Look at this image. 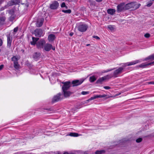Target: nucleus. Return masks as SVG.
I'll return each instance as SVG.
<instances>
[{"instance_id":"obj_1","label":"nucleus","mask_w":154,"mask_h":154,"mask_svg":"<svg viewBox=\"0 0 154 154\" xmlns=\"http://www.w3.org/2000/svg\"><path fill=\"white\" fill-rule=\"evenodd\" d=\"M88 28V26L87 24L81 23L78 26V30L81 32H85Z\"/></svg>"},{"instance_id":"obj_2","label":"nucleus","mask_w":154,"mask_h":154,"mask_svg":"<svg viewBox=\"0 0 154 154\" xmlns=\"http://www.w3.org/2000/svg\"><path fill=\"white\" fill-rule=\"evenodd\" d=\"M63 98V95L62 93H60L54 96L53 98L52 102L54 103L61 100Z\"/></svg>"},{"instance_id":"obj_3","label":"nucleus","mask_w":154,"mask_h":154,"mask_svg":"<svg viewBox=\"0 0 154 154\" xmlns=\"http://www.w3.org/2000/svg\"><path fill=\"white\" fill-rule=\"evenodd\" d=\"M62 83L63 84L62 87V91L68 90L71 85V82L70 81L63 82Z\"/></svg>"},{"instance_id":"obj_4","label":"nucleus","mask_w":154,"mask_h":154,"mask_svg":"<svg viewBox=\"0 0 154 154\" xmlns=\"http://www.w3.org/2000/svg\"><path fill=\"white\" fill-rule=\"evenodd\" d=\"M141 62V61L140 60H136L130 62L123 63H122V66L123 67L125 68L127 66L134 65Z\"/></svg>"},{"instance_id":"obj_5","label":"nucleus","mask_w":154,"mask_h":154,"mask_svg":"<svg viewBox=\"0 0 154 154\" xmlns=\"http://www.w3.org/2000/svg\"><path fill=\"white\" fill-rule=\"evenodd\" d=\"M34 34L35 36L40 37L43 35V32L42 29L38 28L35 29Z\"/></svg>"},{"instance_id":"obj_6","label":"nucleus","mask_w":154,"mask_h":154,"mask_svg":"<svg viewBox=\"0 0 154 154\" xmlns=\"http://www.w3.org/2000/svg\"><path fill=\"white\" fill-rule=\"evenodd\" d=\"M45 43V41L43 39H41L36 43L37 47L38 48H43L44 45Z\"/></svg>"},{"instance_id":"obj_7","label":"nucleus","mask_w":154,"mask_h":154,"mask_svg":"<svg viewBox=\"0 0 154 154\" xmlns=\"http://www.w3.org/2000/svg\"><path fill=\"white\" fill-rule=\"evenodd\" d=\"M124 68L122 66V67H120L115 70L113 72V76L114 77H117V75L122 72Z\"/></svg>"},{"instance_id":"obj_8","label":"nucleus","mask_w":154,"mask_h":154,"mask_svg":"<svg viewBox=\"0 0 154 154\" xmlns=\"http://www.w3.org/2000/svg\"><path fill=\"white\" fill-rule=\"evenodd\" d=\"M84 80L81 79L80 80H74L72 82L71 85H72L73 86H76L81 85L84 81Z\"/></svg>"},{"instance_id":"obj_9","label":"nucleus","mask_w":154,"mask_h":154,"mask_svg":"<svg viewBox=\"0 0 154 154\" xmlns=\"http://www.w3.org/2000/svg\"><path fill=\"white\" fill-rule=\"evenodd\" d=\"M59 6V3L57 1H54L50 6V8L52 9H56Z\"/></svg>"},{"instance_id":"obj_10","label":"nucleus","mask_w":154,"mask_h":154,"mask_svg":"<svg viewBox=\"0 0 154 154\" xmlns=\"http://www.w3.org/2000/svg\"><path fill=\"white\" fill-rule=\"evenodd\" d=\"M7 37V46L8 48H10L11 44L12 37L11 36L10 34L8 35Z\"/></svg>"},{"instance_id":"obj_11","label":"nucleus","mask_w":154,"mask_h":154,"mask_svg":"<svg viewBox=\"0 0 154 154\" xmlns=\"http://www.w3.org/2000/svg\"><path fill=\"white\" fill-rule=\"evenodd\" d=\"M124 3H121L118 5L117 7V10L118 12H120L122 11L123 10L125 9Z\"/></svg>"},{"instance_id":"obj_12","label":"nucleus","mask_w":154,"mask_h":154,"mask_svg":"<svg viewBox=\"0 0 154 154\" xmlns=\"http://www.w3.org/2000/svg\"><path fill=\"white\" fill-rule=\"evenodd\" d=\"M44 19L43 18H41L38 19L36 23V26L37 27H41L44 22Z\"/></svg>"},{"instance_id":"obj_13","label":"nucleus","mask_w":154,"mask_h":154,"mask_svg":"<svg viewBox=\"0 0 154 154\" xmlns=\"http://www.w3.org/2000/svg\"><path fill=\"white\" fill-rule=\"evenodd\" d=\"M154 63V61L152 62L149 63H143L139 65V67L141 68H145L146 67L151 65Z\"/></svg>"},{"instance_id":"obj_14","label":"nucleus","mask_w":154,"mask_h":154,"mask_svg":"<svg viewBox=\"0 0 154 154\" xmlns=\"http://www.w3.org/2000/svg\"><path fill=\"white\" fill-rule=\"evenodd\" d=\"M106 96L107 95L105 94H103V95H96L93 97H91L90 99V100H93L98 98L104 97H106Z\"/></svg>"},{"instance_id":"obj_15","label":"nucleus","mask_w":154,"mask_h":154,"mask_svg":"<svg viewBox=\"0 0 154 154\" xmlns=\"http://www.w3.org/2000/svg\"><path fill=\"white\" fill-rule=\"evenodd\" d=\"M52 47L51 45L47 43L44 46V49L46 51H48L51 49Z\"/></svg>"},{"instance_id":"obj_16","label":"nucleus","mask_w":154,"mask_h":154,"mask_svg":"<svg viewBox=\"0 0 154 154\" xmlns=\"http://www.w3.org/2000/svg\"><path fill=\"white\" fill-rule=\"evenodd\" d=\"M63 91V97H69L71 94V92L69 91H67V90Z\"/></svg>"},{"instance_id":"obj_17","label":"nucleus","mask_w":154,"mask_h":154,"mask_svg":"<svg viewBox=\"0 0 154 154\" xmlns=\"http://www.w3.org/2000/svg\"><path fill=\"white\" fill-rule=\"evenodd\" d=\"M132 3H134V4H133L132 7L133 10H136L138 9L141 5L140 4L137 3L135 2H132Z\"/></svg>"},{"instance_id":"obj_18","label":"nucleus","mask_w":154,"mask_h":154,"mask_svg":"<svg viewBox=\"0 0 154 154\" xmlns=\"http://www.w3.org/2000/svg\"><path fill=\"white\" fill-rule=\"evenodd\" d=\"M108 76V75H107L106 76L103 77L101 78H99L97 80L96 82V83H101L104 80H106L107 79V78Z\"/></svg>"},{"instance_id":"obj_19","label":"nucleus","mask_w":154,"mask_h":154,"mask_svg":"<svg viewBox=\"0 0 154 154\" xmlns=\"http://www.w3.org/2000/svg\"><path fill=\"white\" fill-rule=\"evenodd\" d=\"M32 41L31 42V44L32 45H35V44H36V42L38 40L39 38L35 37H32Z\"/></svg>"},{"instance_id":"obj_20","label":"nucleus","mask_w":154,"mask_h":154,"mask_svg":"<svg viewBox=\"0 0 154 154\" xmlns=\"http://www.w3.org/2000/svg\"><path fill=\"white\" fill-rule=\"evenodd\" d=\"M55 38V35L52 34L49 35L48 37V39L49 42L53 41Z\"/></svg>"},{"instance_id":"obj_21","label":"nucleus","mask_w":154,"mask_h":154,"mask_svg":"<svg viewBox=\"0 0 154 154\" xmlns=\"http://www.w3.org/2000/svg\"><path fill=\"white\" fill-rule=\"evenodd\" d=\"M133 4H134V3H132V2L126 5L125 6V9H129L132 8Z\"/></svg>"},{"instance_id":"obj_22","label":"nucleus","mask_w":154,"mask_h":154,"mask_svg":"<svg viewBox=\"0 0 154 154\" xmlns=\"http://www.w3.org/2000/svg\"><path fill=\"white\" fill-rule=\"evenodd\" d=\"M40 56V54L39 53L36 52L34 53L33 55V58L34 59L37 60L39 57Z\"/></svg>"},{"instance_id":"obj_23","label":"nucleus","mask_w":154,"mask_h":154,"mask_svg":"<svg viewBox=\"0 0 154 154\" xmlns=\"http://www.w3.org/2000/svg\"><path fill=\"white\" fill-rule=\"evenodd\" d=\"M116 12V10L114 9H109L107 10V12L109 14L113 15Z\"/></svg>"},{"instance_id":"obj_24","label":"nucleus","mask_w":154,"mask_h":154,"mask_svg":"<svg viewBox=\"0 0 154 154\" xmlns=\"http://www.w3.org/2000/svg\"><path fill=\"white\" fill-rule=\"evenodd\" d=\"M149 60H154V54L150 55L145 58L143 61H147Z\"/></svg>"},{"instance_id":"obj_25","label":"nucleus","mask_w":154,"mask_h":154,"mask_svg":"<svg viewBox=\"0 0 154 154\" xmlns=\"http://www.w3.org/2000/svg\"><path fill=\"white\" fill-rule=\"evenodd\" d=\"M18 57L17 56H14L11 58V60L14 62V63L18 62Z\"/></svg>"},{"instance_id":"obj_26","label":"nucleus","mask_w":154,"mask_h":154,"mask_svg":"<svg viewBox=\"0 0 154 154\" xmlns=\"http://www.w3.org/2000/svg\"><path fill=\"white\" fill-rule=\"evenodd\" d=\"M96 80V78L94 75L90 77L89 81L91 82H93Z\"/></svg>"},{"instance_id":"obj_27","label":"nucleus","mask_w":154,"mask_h":154,"mask_svg":"<svg viewBox=\"0 0 154 154\" xmlns=\"http://www.w3.org/2000/svg\"><path fill=\"white\" fill-rule=\"evenodd\" d=\"M5 20V17H0V24L1 25H2Z\"/></svg>"},{"instance_id":"obj_28","label":"nucleus","mask_w":154,"mask_h":154,"mask_svg":"<svg viewBox=\"0 0 154 154\" xmlns=\"http://www.w3.org/2000/svg\"><path fill=\"white\" fill-rule=\"evenodd\" d=\"M69 135L70 136L74 137H77L80 135H79L78 133H71Z\"/></svg>"},{"instance_id":"obj_29","label":"nucleus","mask_w":154,"mask_h":154,"mask_svg":"<svg viewBox=\"0 0 154 154\" xmlns=\"http://www.w3.org/2000/svg\"><path fill=\"white\" fill-rule=\"evenodd\" d=\"M15 17V16L14 14H12L9 18V20L10 21H13Z\"/></svg>"},{"instance_id":"obj_30","label":"nucleus","mask_w":154,"mask_h":154,"mask_svg":"<svg viewBox=\"0 0 154 154\" xmlns=\"http://www.w3.org/2000/svg\"><path fill=\"white\" fill-rule=\"evenodd\" d=\"M14 67L15 69H18L19 68L20 66L18 64V62L14 63Z\"/></svg>"},{"instance_id":"obj_31","label":"nucleus","mask_w":154,"mask_h":154,"mask_svg":"<svg viewBox=\"0 0 154 154\" xmlns=\"http://www.w3.org/2000/svg\"><path fill=\"white\" fill-rule=\"evenodd\" d=\"M105 152V151L103 150H97L95 152L96 154H101Z\"/></svg>"},{"instance_id":"obj_32","label":"nucleus","mask_w":154,"mask_h":154,"mask_svg":"<svg viewBox=\"0 0 154 154\" xmlns=\"http://www.w3.org/2000/svg\"><path fill=\"white\" fill-rule=\"evenodd\" d=\"M62 11L64 13L70 14L71 13V11L70 9L67 10H63Z\"/></svg>"},{"instance_id":"obj_33","label":"nucleus","mask_w":154,"mask_h":154,"mask_svg":"<svg viewBox=\"0 0 154 154\" xmlns=\"http://www.w3.org/2000/svg\"><path fill=\"white\" fill-rule=\"evenodd\" d=\"M114 69H115L114 68H113V69H107L106 70H103L102 71V72L103 73H105V72H109V71H111L113 70H114Z\"/></svg>"},{"instance_id":"obj_34","label":"nucleus","mask_w":154,"mask_h":154,"mask_svg":"<svg viewBox=\"0 0 154 154\" xmlns=\"http://www.w3.org/2000/svg\"><path fill=\"white\" fill-rule=\"evenodd\" d=\"M61 6L62 8L66 7V8H67V6H66L64 2H63L62 3L61 5Z\"/></svg>"},{"instance_id":"obj_35","label":"nucleus","mask_w":154,"mask_h":154,"mask_svg":"<svg viewBox=\"0 0 154 154\" xmlns=\"http://www.w3.org/2000/svg\"><path fill=\"white\" fill-rule=\"evenodd\" d=\"M89 93V92L88 91H82L81 92V94L82 95H86V94H88Z\"/></svg>"},{"instance_id":"obj_36","label":"nucleus","mask_w":154,"mask_h":154,"mask_svg":"<svg viewBox=\"0 0 154 154\" xmlns=\"http://www.w3.org/2000/svg\"><path fill=\"white\" fill-rule=\"evenodd\" d=\"M108 28L110 30H113L114 29L113 27L111 25H109L108 26Z\"/></svg>"},{"instance_id":"obj_37","label":"nucleus","mask_w":154,"mask_h":154,"mask_svg":"<svg viewBox=\"0 0 154 154\" xmlns=\"http://www.w3.org/2000/svg\"><path fill=\"white\" fill-rule=\"evenodd\" d=\"M15 4V2L14 1H11V2L9 3V5H12Z\"/></svg>"},{"instance_id":"obj_38","label":"nucleus","mask_w":154,"mask_h":154,"mask_svg":"<svg viewBox=\"0 0 154 154\" xmlns=\"http://www.w3.org/2000/svg\"><path fill=\"white\" fill-rule=\"evenodd\" d=\"M142 140V139L141 138H139L136 140V142L137 143H140Z\"/></svg>"},{"instance_id":"obj_39","label":"nucleus","mask_w":154,"mask_h":154,"mask_svg":"<svg viewBox=\"0 0 154 154\" xmlns=\"http://www.w3.org/2000/svg\"><path fill=\"white\" fill-rule=\"evenodd\" d=\"M150 36V35L148 33H146L144 35V36L146 38H149Z\"/></svg>"},{"instance_id":"obj_40","label":"nucleus","mask_w":154,"mask_h":154,"mask_svg":"<svg viewBox=\"0 0 154 154\" xmlns=\"http://www.w3.org/2000/svg\"><path fill=\"white\" fill-rule=\"evenodd\" d=\"M93 37L95 39H96L97 40H99L100 39V38L98 36H93Z\"/></svg>"},{"instance_id":"obj_41","label":"nucleus","mask_w":154,"mask_h":154,"mask_svg":"<svg viewBox=\"0 0 154 154\" xmlns=\"http://www.w3.org/2000/svg\"><path fill=\"white\" fill-rule=\"evenodd\" d=\"M18 28L17 27L15 28L14 29V32H16L18 30Z\"/></svg>"},{"instance_id":"obj_42","label":"nucleus","mask_w":154,"mask_h":154,"mask_svg":"<svg viewBox=\"0 0 154 154\" xmlns=\"http://www.w3.org/2000/svg\"><path fill=\"white\" fill-rule=\"evenodd\" d=\"M103 88L105 89H106V90L110 89V87L109 86H104Z\"/></svg>"},{"instance_id":"obj_43","label":"nucleus","mask_w":154,"mask_h":154,"mask_svg":"<svg viewBox=\"0 0 154 154\" xmlns=\"http://www.w3.org/2000/svg\"><path fill=\"white\" fill-rule=\"evenodd\" d=\"M3 41L0 38V47L2 46V45Z\"/></svg>"},{"instance_id":"obj_44","label":"nucleus","mask_w":154,"mask_h":154,"mask_svg":"<svg viewBox=\"0 0 154 154\" xmlns=\"http://www.w3.org/2000/svg\"><path fill=\"white\" fill-rule=\"evenodd\" d=\"M148 84H149L154 85V81H151L148 82Z\"/></svg>"},{"instance_id":"obj_45","label":"nucleus","mask_w":154,"mask_h":154,"mask_svg":"<svg viewBox=\"0 0 154 154\" xmlns=\"http://www.w3.org/2000/svg\"><path fill=\"white\" fill-rule=\"evenodd\" d=\"M4 67V65H1L0 66V70H2Z\"/></svg>"},{"instance_id":"obj_46","label":"nucleus","mask_w":154,"mask_h":154,"mask_svg":"<svg viewBox=\"0 0 154 154\" xmlns=\"http://www.w3.org/2000/svg\"><path fill=\"white\" fill-rule=\"evenodd\" d=\"M152 5V3H149L147 5V6H148V7H149V6H150L151 5Z\"/></svg>"},{"instance_id":"obj_47","label":"nucleus","mask_w":154,"mask_h":154,"mask_svg":"<svg viewBox=\"0 0 154 154\" xmlns=\"http://www.w3.org/2000/svg\"><path fill=\"white\" fill-rule=\"evenodd\" d=\"M73 35V32H71L69 34V35L70 36H72Z\"/></svg>"},{"instance_id":"obj_48","label":"nucleus","mask_w":154,"mask_h":154,"mask_svg":"<svg viewBox=\"0 0 154 154\" xmlns=\"http://www.w3.org/2000/svg\"><path fill=\"white\" fill-rule=\"evenodd\" d=\"M97 2H99L102 1L103 0H95Z\"/></svg>"},{"instance_id":"obj_49","label":"nucleus","mask_w":154,"mask_h":154,"mask_svg":"<svg viewBox=\"0 0 154 154\" xmlns=\"http://www.w3.org/2000/svg\"><path fill=\"white\" fill-rule=\"evenodd\" d=\"M51 48L53 50H55V47H52Z\"/></svg>"},{"instance_id":"obj_50","label":"nucleus","mask_w":154,"mask_h":154,"mask_svg":"<svg viewBox=\"0 0 154 154\" xmlns=\"http://www.w3.org/2000/svg\"><path fill=\"white\" fill-rule=\"evenodd\" d=\"M4 0H0V3H1Z\"/></svg>"},{"instance_id":"obj_51","label":"nucleus","mask_w":154,"mask_h":154,"mask_svg":"<svg viewBox=\"0 0 154 154\" xmlns=\"http://www.w3.org/2000/svg\"><path fill=\"white\" fill-rule=\"evenodd\" d=\"M63 154H69L67 152H65Z\"/></svg>"},{"instance_id":"obj_52","label":"nucleus","mask_w":154,"mask_h":154,"mask_svg":"<svg viewBox=\"0 0 154 154\" xmlns=\"http://www.w3.org/2000/svg\"><path fill=\"white\" fill-rule=\"evenodd\" d=\"M89 45H90V44H87L86 45V46H89Z\"/></svg>"},{"instance_id":"obj_53","label":"nucleus","mask_w":154,"mask_h":154,"mask_svg":"<svg viewBox=\"0 0 154 154\" xmlns=\"http://www.w3.org/2000/svg\"><path fill=\"white\" fill-rule=\"evenodd\" d=\"M3 10V8H1V10H0V11H1L2 10Z\"/></svg>"},{"instance_id":"obj_54","label":"nucleus","mask_w":154,"mask_h":154,"mask_svg":"<svg viewBox=\"0 0 154 154\" xmlns=\"http://www.w3.org/2000/svg\"><path fill=\"white\" fill-rule=\"evenodd\" d=\"M70 154H75L74 153H71Z\"/></svg>"},{"instance_id":"obj_55","label":"nucleus","mask_w":154,"mask_h":154,"mask_svg":"<svg viewBox=\"0 0 154 154\" xmlns=\"http://www.w3.org/2000/svg\"><path fill=\"white\" fill-rule=\"evenodd\" d=\"M50 79V81H51V79H50H50Z\"/></svg>"},{"instance_id":"obj_56","label":"nucleus","mask_w":154,"mask_h":154,"mask_svg":"<svg viewBox=\"0 0 154 154\" xmlns=\"http://www.w3.org/2000/svg\"><path fill=\"white\" fill-rule=\"evenodd\" d=\"M33 137H30V138H33Z\"/></svg>"},{"instance_id":"obj_57","label":"nucleus","mask_w":154,"mask_h":154,"mask_svg":"<svg viewBox=\"0 0 154 154\" xmlns=\"http://www.w3.org/2000/svg\"><path fill=\"white\" fill-rule=\"evenodd\" d=\"M152 135L154 136V134L153 135Z\"/></svg>"},{"instance_id":"obj_58","label":"nucleus","mask_w":154,"mask_h":154,"mask_svg":"<svg viewBox=\"0 0 154 154\" xmlns=\"http://www.w3.org/2000/svg\"><path fill=\"white\" fill-rule=\"evenodd\" d=\"M154 26V23L153 24V26Z\"/></svg>"}]
</instances>
